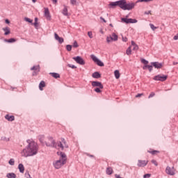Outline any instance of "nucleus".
Wrapping results in <instances>:
<instances>
[{
    "mask_svg": "<svg viewBox=\"0 0 178 178\" xmlns=\"http://www.w3.org/2000/svg\"><path fill=\"white\" fill-rule=\"evenodd\" d=\"M56 148L57 149H62V151H63L65 148H69V145L66 143L65 138H61V141L57 142Z\"/></svg>",
    "mask_w": 178,
    "mask_h": 178,
    "instance_id": "obj_3",
    "label": "nucleus"
},
{
    "mask_svg": "<svg viewBox=\"0 0 178 178\" xmlns=\"http://www.w3.org/2000/svg\"><path fill=\"white\" fill-rule=\"evenodd\" d=\"M44 87H45V82L44 81H42L39 84V89L40 90V91H42V88H44Z\"/></svg>",
    "mask_w": 178,
    "mask_h": 178,
    "instance_id": "obj_25",
    "label": "nucleus"
},
{
    "mask_svg": "<svg viewBox=\"0 0 178 178\" xmlns=\"http://www.w3.org/2000/svg\"><path fill=\"white\" fill-rule=\"evenodd\" d=\"M152 1H154V0H138L136 1V3H138V2H151Z\"/></svg>",
    "mask_w": 178,
    "mask_h": 178,
    "instance_id": "obj_38",
    "label": "nucleus"
},
{
    "mask_svg": "<svg viewBox=\"0 0 178 178\" xmlns=\"http://www.w3.org/2000/svg\"><path fill=\"white\" fill-rule=\"evenodd\" d=\"M6 42H9V43H12V42H16V39L15 38H10L8 40H5Z\"/></svg>",
    "mask_w": 178,
    "mask_h": 178,
    "instance_id": "obj_31",
    "label": "nucleus"
},
{
    "mask_svg": "<svg viewBox=\"0 0 178 178\" xmlns=\"http://www.w3.org/2000/svg\"><path fill=\"white\" fill-rule=\"evenodd\" d=\"M91 59L93 60V62H95V63H96L98 66H104V63H102V61H101V60L98 59V58H97V56H95V55L92 54L90 56Z\"/></svg>",
    "mask_w": 178,
    "mask_h": 178,
    "instance_id": "obj_6",
    "label": "nucleus"
},
{
    "mask_svg": "<svg viewBox=\"0 0 178 178\" xmlns=\"http://www.w3.org/2000/svg\"><path fill=\"white\" fill-rule=\"evenodd\" d=\"M167 79L168 76L162 74H159L154 77V80H156V81H165Z\"/></svg>",
    "mask_w": 178,
    "mask_h": 178,
    "instance_id": "obj_9",
    "label": "nucleus"
},
{
    "mask_svg": "<svg viewBox=\"0 0 178 178\" xmlns=\"http://www.w3.org/2000/svg\"><path fill=\"white\" fill-rule=\"evenodd\" d=\"M148 152H149V154H152V155H155V154H156V153H158L159 152H158L156 150H154V151H152V152L148 151Z\"/></svg>",
    "mask_w": 178,
    "mask_h": 178,
    "instance_id": "obj_44",
    "label": "nucleus"
},
{
    "mask_svg": "<svg viewBox=\"0 0 178 178\" xmlns=\"http://www.w3.org/2000/svg\"><path fill=\"white\" fill-rule=\"evenodd\" d=\"M92 87H97L99 88H104V85H102V83L99 81H92Z\"/></svg>",
    "mask_w": 178,
    "mask_h": 178,
    "instance_id": "obj_15",
    "label": "nucleus"
},
{
    "mask_svg": "<svg viewBox=\"0 0 178 178\" xmlns=\"http://www.w3.org/2000/svg\"><path fill=\"white\" fill-rule=\"evenodd\" d=\"M149 66H150L149 65L146 64V65H144L143 67V70H147V69H148V67H149Z\"/></svg>",
    "mask_w": 178,
    "mask_h": 178,
    "instance_id": "obj_48",
    "label": "nucleus"
},
{
    "mask_svg": "<svg viewBox=\"0 0 178 178\" xmlns=\"http://www.w3.org/2000/svg\"><path fill=\"white\" fill-rule=\"evenodd\" d=\"M24 20H25V22H28V23H33V20L31 19L30 18L25 17Z\"/></svg>",
    "mask_w": 178,
    "mask_h": 178,
    "instance_id": "obj_40",
    "label": "nucleus"
},
{
    "mask_svg": "<svg viewBox=\"0 0 178 178\" xmlns=\"http://www.w3.org/2000/svg\"><path fill=\"white\" fill-rule=\"evenodd\" d=\"M60 159L57 160L56 161H54L53 165L55 168V169H60L63 165L66 163L67 158H66V154L63 152L60 153Z\"/></svg>",
    "mask_w": 178,
    "mask_h": 178,
    "instance_id": "obj_2",
    "label": "nucleus"
},
{
    "mask_svg": "<svg viewBox=\"0 0 178 178\" xmlns=\"http://www.w3.org/2000/svg\"><path fill=\"white\" fill-rule=\"evenodd\" d=\"M151 65L153 67H155V69H162L163 66V64L159 62H152Z\"/></svg>",
    "mask_w": 178,
    "mask_h": 178,
    "instance_id": "obj_11",
    "label": "nucleus"
},
{
    "mask_svg": "<svg viewBox=\"0 0 178 178\" xmlns=\"http://www.w3.org/2000/svg\"><path fill=\"white\" fill-rule=\"evenodd\" d=\"M173 65H177V63L174 62V63H173Z\"/></svg>",
    "mask_w": 178,
    "mask_h": 178,
    "instance_id": "obj_62",
    "label": "nucleus"
},
{
    "mask_svg": "<svg viewBox=\"0 0 178 178\" xmlns=\"http://www.w3.org/2000/svg\"><path fill=\"white\" fill-rule=\"evenodd\" d=\"M133 51H138V45L136 44L135 46H133Z\"/></svg>",
    "mask_w": 178,
    "mask_h": 178,
    "instance_id": "obj_46",
    "label": "nucleus"
},
{
    "mask_svg": "<svg viewBox=\"0 0 178 178\" xmlns=\"http://www.w3.org/2000/svg\"><path fill=\"white\" fill-rule=\"evenodd\" d=\"M8 163L10 165H11L12 166H13V165H15V159H10Z\"/></svg>",
    "mask_w": 178,
    "mask_h": 178,
    "instance_id": "obj_35",
    "label": "nucleus"
},
{
    "mask_svg": "<svg viewBox=\"0 0 178 178\" xmlns=\"http://www.w3.org/2000/svg\"><path fill=\"white\" fill-rule=\"evenodd\" d=\"M103 89L104 88H99H99H95L94 89V91H95V92L100 93V92H102V90H103Z\"/></svg>",
    "mask_w": 178,
    "mask_h": 178,
    "instance_id": "obj_32",
    "label": "nucleus"
},
{
    "mask_svg": "<svg viewBox=\"0 0 178 178\" xmlns=\"http://www.w3.org/2000/svg\"><path fill=\"white\" fill-rule=\"evenodd\" d=\"M54 37H55V39L58 41V42L60 44H62L64 41L63 38H60L59 37V35H58V33H54Z\"/></svg>",
    "mask_w": 178,
    "mask_h": 178,
    "instance_id": "obj_17",
    "label": "nucleus"
},
{
    "mask_svg": "<svg viewBox=\"0 0 178 178\" xmlns=\"http://www.w3.org/2000/svg\"><path fill=\"white\" fill-rule=\"evenodd\" d=\"M149 26H150V28L152 29V30H153V31L156 30V27L154 24H150Z\"/></svg>",
    "mask_w": 178,
    "mask_h": 178,
    "instance_id": "obj_45",
    "label": "nucleus"
},
{
    "mask_svg": "<svg viewBox=\"0 0 178 178\" xmlns=\"http://www.w3.org/2000/svg\"><path fill=\"white\" fill-rule=\"evenodd\" d=\"M106 41H107V42L109 44V42H112V41H113V39H112V36H108L107 38H106Z\"/></svg>",
    "mask_w": 178,
    "mask_h": 178,
    "instance_id": "obj_33",
    "label": "nucleus"
},
{
    "mask_svg": "<svg viewBox=\"0 0 178 178\" xmlns=\"http://www.w3.org/2000/svg\"><path fill=\"white\" fill-rule=\"evenodd\" d=\"M66 49H67V51H72V45L67 44V45L66 46Z\"/></svg>",
    "mask_w": 178,
    "mask_h": 178,
    "instance_id": "obj_39",
    "label": "nucleus"
},
{
    "mask_svg": "<svg viewBox=\"0 0 178 178\" xmlns=\"http://www.w3.org/2000/svg\"><path fill=\"white\" fill-rule=\"evenodd\" d=\"M18 169L20 173H24V165H23V164L22 163L19 164Z\"/></svg>",
    "mask_w": 178,
    "mask_h": 178,
    "instance_id": "obj_22",
    "label": "nucleus"
},
{
    "mask_svg": "<svg viewBox=\"0 0 178 178\" xmlns=\"http://www.w3.org/2000/svg\"><path fill=\"white\" fill-rule=\"evenodd\" d=\"M3 31H4V35H9V34H10V29H9V27H5L3 28Z\"/></svg>",
    "mask_w": 178,
    "mask_h": 178,
    "instance_id": "obj_19",
    "label": "nucleus"
},
{
    "mask_svg": "<svg viewBox=\"0 0 178 178\" xmlns=\"http://www.w3.org/2000/svg\"><path fill=\"white\" fill-rule=\"evenodd\" d=\"M114 76L115 79H120V72H119V70H116L114 72Z\"/></svg>",
    "mask_w": 178,
    "mask_h": 178,
    "instance_id": "obj_26",
    "label": "nucleus"
},
{
    "mask_svg": "<svg viewBox=\"0 0 178 178\" xmlns=\"http://www.w3.org/2000/svg\"><path fill=\"white\" fill-rule=\"evenodd\" d=\"M5 118L8 120V122H13V120H15V116L13 115H6L5 116Z\"/></svg>",
    "mask_w": 178,
    "mask_h": 178,
    "instance_id": "obj_20",
    "label": "nucleus"
},
{
    "mask_svg": "<svg viewBox=\"0 0 178 178\" xmlns=\"http://www.w3.org/2000/svg\"><path fill=\"white\" fill-rule=\"evenodd\" d=\"M165 172L170 176H175V175H176V170L175 169V167L170 168L169 166H167L165 169Z\"/></svg>",
    "mask_w": 178,
    "mask_h": 178,
    "instance_id": "obj_7",
    "label": "nucleus"
},
{
    "mask_svg": "<svg viewBox=\"0 0 178 178\" xmlns=\"http://www.w3.org/2000/svg\"><path fill=\"white\" fill-rule=\"evenodd\" d=\"M126 0L118 1V6L122 9V10H126Z\"/></svg>",
    "mask_w": 178,
    "mask_h": 178,
    "instance_id": "obj_12",
    "label": "nucleus"
},
{
    "mask_svg": "<svg viewBox=\"0 0 178 178\" xmlns=\"http://www.w3.org/2000/svg\"><path fill=\"white\" fill-rule=\"evenodd\" d=\"M106 175H108L109 176L113 174V169L112 168V167H108L106 170Z\"/></svg>",
    "mask_w": 178,
    "mask_h": 178,
    "instance_id": "obj_18",
    "label": "nucleus"
},
{
    "mask_svg": "<svg viewBox=\"0 0 178 178\" xmlns=\"http://www.w3.org/2000/svg\"><path fill=\"white\" fill-rule=\"evenodd\" d=\"M126 54H127V55H128V56L131 55V46H129V47L127 48V51H126Z\"/></svg>",
    "mask_w": 178,
    "mask_h": 178,
    "instance_id": "obj_29",
    "label": "nucleus"
},
{
    "mask_svg": "<svg viewBox=\"0 0 178 178\" xmlns=\"http://www.w3.org/2000/svg\"><path fill=\"white\" fill-rule=\"evenodd\" d=\"M122 40L124 42H127V38L126 37L122 36Z\"/></svg>",
    "mask_w": 178,
    "mask_h": 178,
    "instance_id": "obj_51",
    "label": "nucleus"
},
{
    "mask_svg": "<svg viewBox=\"0 0 178 178\" xmlns=\"http://www.w3.org/2000/svg\"><path fill=\"white\" fill-rule=\"evenodd\" d=\"M173 39L175 40H178V33L176 35L174 36Z\"/></svg>",
    "mask_w": 178,
    "mask_h": 178,
    "instance_id": "obj_58",
    "label": "nucleus"
},
{
    "mask_svg": "<svg viewBox=\"0 0 178 178\" xmlns=\"http://www.w3.org/2000/svg\"><path fill=\"white\" fill-rule=\"evenodd\" d=\"M152 97H155V92H152L149 95L148 98H152Z\"/></svg>",
    "mask_w": 178,
    "mask_h": 178,
    "instance_id": "obj_47",
    "label": "nucleus"
},
{
    "mask_svg": "<svg viewBox=\"0 0 178 178\" xmlns=\"http://www.w3.org/2000/svg\"><path fill=\"white\" fill-rule=\"evenodd\" d=\"M111 38L113 41H118V35H116L115 33L112 34Z\"/></svg>",
    "mask_w": 178,
    "mask_h": 178,
    "instance_id": "obj_30",
    "label": "nucleus"
},
{
    "mask_svg": "<svg viewBox=\"0 0 178 178\" xmlns=\"http://www.w3.org/2000/svg\"><path fill=\"white\" fill-rule=\"evenodd\" d=\"M74 48H78L79 47V44L77 43V41H74L73 44Z\"/></svg>",
    "mask_w": 178,
    "mask_h": 178,
    "instance_id": "obj_41",
    "label": "nucleus"
},
{
    "mask_svg": "<svg viewBox=\"0 0 178 178\" xmlns=\"http://www.w3.org/2000/svg\"><path fill=\"white\" fill-rule=\"evenodd\" d=\"M33 25L35 26V27H38V18H37V17L35 18V22L33 23Z\"/></svg>",
    "mask_w": 178,
    "mask_h": 178,
    "instance_id": "obj_34",
    "label": "nucleus"
},
{
    "mask_svg": "<svg viewBox=\"0 0 178 178\" xmlns=\"http://www.w3.org/2000/svg\"><path fill=\"white\" fill-rule=\"evenodd\" d=\"M141 62H142V63H143V65H148V60H145V59H144V58L141 59Z\"/></svg>",
    "mask_w": 178,
    "mask_h": 178,
    "instance_id": "obj_36",
    "label": "nucleus"
},
{
    "mask_svg": "<svg viewBox=\"0 0 178 178\" xmlns=\"http://www.w3.org/2000/svg\"><path fill=\"white\" fill-rule=\"evenodd\" d=\"M151 177V174H145L143 175V178H149Z\"/></svg>",
    "mask_w": 178,
    "mask_h": 178,
    "instance_id": "obj_49",
    "label": "nucleus"
},
{
    "mask_svg": "<svg viewBox=\"0 0 178 178\" xmlns=\"http://www.w3.org/2000/svg\"><path fill=\"white\" fill-rule=\"evenodd\" d=\"M32 2H33V3H35L36 0H32Z\"/></svg>",
    "mask_w": 178,
    "mask_h": 178,
    "instance_id": "obj_61",
    "label": "nucleus"
},
{
    "mask_svg": "<svg viewBox=\"0 0 178 178\" xmlns=\"http://www.w3.org/2000/svg\"><path fill=\"white\" fill-rule=\"evenodd\" d=\"M6 23L7 24H9V23H10V21H9V19H6Z\"/></svg>",
    "mask_w": 178,
    "mask_h": 178,
    "instance_id": "obj_60",
    "label": "nucleus"
},
{
    "mask_svg": "<svg viewBox=\"0 0 178 178\" xmlns=\"http://www.w3.org/2000/svg\"><path fill=\"white\" fill-rule=\"evenodd\" d=\"M131 45H132V47H134L135 45H137L136 44V42H134V41H131Z\"/></svg>",
    "mask_w": 178,
    "mask_h": 178,
    "instance_id": "obj_57",
    "label": "nucleus"
},
{
    "mask_svg": "<svg viewBox=\"0 0 178 178\" xmlns=\"http://www.w3.org/2000/svg\"><path fill=\"white\" fill-rule=\"evenodd\" d=\"M100 19H101V20H103V22H104V23H106V20H105V19H104V17H100Z\"/></svg>",
    "mask_w": 178,
    "mask_h": 178,
    "instance_id": "obj_59",
    "label": "nucleus"
},
{
    "mask_svg": "<svg viewBox=\"0 0 178 178\" xmlns=\"http://www.w3.org/2000/svg\"><path fill=\"white\" fill-rule=\"evenodd\" d=\"M26 147L21 152L22 156L28 158V156H34L38 154V144L35 143L33 139H29L26 140Z\"/></svg>",
    "mask_w": 178,
    "mask_h": 178,
    "instance_id": "obj_1",
    "label": "nucleus"
},
{
    "mask_svg": "<svg viewBox=\"0 0 178 178\" xmlns=\"http://www.w3.org/2000/svg\"><path fill=\"white\" fill-rule=\"evenodd\" d=\"M136 5H137V2H129V3H126L125 4V10H131L132 9H134L136 7Z\"/></svg>",
    "mask_w": 178,
    "mask_h": 178,
    "instance_id": "obj_8",
    "label": "nucleus"
},
{
    "mask_svg": "<svg viewBox=\"0 0 178 178\" xmlns=\"http://www.w3.org/2000/svg\"><path fill=\"white\" fill-rule=\"evenodd\" d=\"M143 93H139V94H138V95L136 96V98H140V97H143Z\"/></svg>",
    "mask_w": 178,
    "mask_h": 178,
    "instance_id": "obj_54",
    "label": "nucleus"
},
{
    "mask_svg": "<svg viewBox=\"0 0 178 178\" xmlns=\"http://www.w3.org/2000/svg\"><path fill=\"white\" fill-rule=\"evenodd\" d=\"M70 3L72 5H76L77 3V0H70Z\"/></svg>",
    "mask_w": 178,
    "mask_h": 178,
    "instance_id": "obj_43",
    "label": "nucleus"
},
{
    "mask_svg": "<svg viewBox=\"0 0 178 178\" xmlns=\"http://www.w3.org/2000/svg\"><path fill=\"white\" fill-rule=\"evenodd\" d=\"M44 17L47 20H51V14L49 13V9H48V8H44Z\"/></svg>",
    "mask_w": 178,
    "mask_h": 178,
    "instance_id": "obj_16",
    "label": "nucleus"
},
{
    "mask_svg": "<svg viewBox=\"0 0 178 178\" xmlns=\"http://www.w3.org/2000/svg\"><path fill=\"white\" fill-rule=\"evenodd\" d=\"M7 178H16V174L13 172H10L6 175Z\"/></svg>",
    "mask_w": 178,
    "mask_h": 178,
    "instance_id": "obj_24",
    "label": "nucleus"
},
{
    "mask_svg": "<svg viewBox=\"0 0 178 178\" xmlns=\"http://www.w3.org/2000/svg\"><path fill=\"white\" fill-rule=\"evenodd\" d=\"M127 17H129V15H127L126 17H125V19H127Z\"/></svg>",
    "mask_w": 178,
    "mask_h": 178,
    "instance_id": "obj_63",
    "label": "nucleus"
},
{
    "mask_svg": "<svg viewBox=\"0 0 178 178\" xmlns=\"http://www.w3.org/2000/svg\"><path fill=\"white\" fill-rule=\"evenodd\" d=\"M145 15H151V10L145 12Z\"/></svg>",
    "mask_w": 178,
    "mask_h": 178,
    "instance_id": "obj_55",
    "label": "nucleus"
},
{
    "mask_svg": "<svg viewBox=\"0 0 178 178\" xmlns=\"http://www.w3.org/2000/svg\"><path fill=\"white\" fill-rule=\"evenodd\" d=\"M92 76L93 77V79H99L101 78V74H99V72H96L92 74Z\"/></svg>",
    "mask_w": 178,
    "mask_h": 178,
    "instance_id": "obj_21",
    "label": "nucleus"
},
{
    "mask_svg": "<svg viewBox=\"0 0 178 178\" xmlns=\"http://www.w3.org/2000/svg\"><path fill=\"white\" fill-rule=\"evenodd\" d=\"M31 70H33V76H37L38 72H40V65H35L31 68Z\"/></svg>",
    "mask_w": 178,
    "mask_h": 178,
    "instance_id": "obj_13",
    "label": "nucleus"
},
{
    "mask_svg": "<svg viewBox=\"0 0 178 178\" xmlns=\"http://www.w3.org/2000/svg\"><path fill=\"white\" fill-rule=\"evenodd\" d=\"M47 147H51L53 148H56V144L57 143L55 142V140H54V138L49 137L48 138V141L45 143Z\"/></svg>",
    "mask_w": 178,
    "mask_h": 178,
    "instance_id": "obj_4",
    "label": "nucleus"
},
{
    "mask_svg": "<svg viewBox=\"0 0 178 178\" xmlns=\"http://www.w3.org/2000/svg\"><path fill=\"white\" fill-rule=\"evenodd\" d=\"M152 65H151L149 67H148V70H149V72H152V69H153V67H152Z\"/></svg>",
    "mask_w": 178,
    "mask_h": 178,
    "instance_id": "obj_53",
    "label": "nucleus"
},
{
    "mask_svg": "<svg viewBox=\"0 0 178 178\" xmlns=\"http://www.w3.org/2000/svg\"><path fill=\"white\" fill-rule=\"evenodd\" d=\"M119 6V1L111 2L109 3V6Z\"/></svg>",
    "mask_w": 178,
    "mask_h": 178,
    "instance_id": "obj_28",
    "label": "nucleus"
},
{
    "mask_svg": "<svg viewBox=\"0 0 178 178\" xmlns=\"http://www.w3.org/2000/svg\"><path fill=\"white\" fill-rule=\"evenodd\" d=\"M88 35L89 37V38H92V31H88Z\"/></svg>",
    "mask_w": 178,
    "mask_h": 178,
    "instance_id": "obj_42",
    "label": "nucleus"
},
{
    "mask_svg": "<svg viewBox=\"0 0 178 178\" xmlns=\"http://www.w3.org/2000/svg\"><path fill=\"white\" fill-rule=\"evenodd\" d=\"M51 1L54 5H56V3H58V0H51Z\"/></svg>",
    "mask_w": 178,
    "mask_h": 178,
    "instance_id": "obj_56",
    "label": "nucleus"
},
{
    "mask_svg": "<svg viewBox=\"0 0 178 178\" xmlns=\"http://www.w3.org/2000/svg\"><path fill=\"white\" fill-rule=\"evenodd\" d=\"M90 156L91 158H92V156H92V155H90Z\"/></svg>",
    "mask_w": 178,
    "mask_h": 178,
    "instance_id": "obj_64",
    "label": "nucleus"
},
{
    "mask_svg": "<svg viewBox=\"0 0 178 178\" xmlns=\"http://www.w3.org/2000/svg\"><path fill=\"white\" fill-rule=\"evenodd\" d=\"M147 164H148V161L138 160V166L139 168H144V166H147Z\"/></svg>",
    "mask_w": 178,
    "mask_h": 178,
    "instance_id": "obj_14",
    "label": "nucleus"
},
{
    "mask_svg": "<svg viewBox=\"0 0 178 178\" xmlns=\"http://www.w3.org/2000/svg\"><path fill=\"white\" fill-rule=\"evenodd\" d=\"M67 66L68 67H71V69H77V67L74 65L68 64Z\"/></svg>",
    "mask_w": 178,
    "mask_h": 178,
    "instance_id": "obj_37",
    "label": "nucleus"
},
{
    "mask_svg": "<svg viewBox=\"0 0 178 178\" xmlns=\"http://www.w3.org/2000/svg\"><path fill=\"white\" fill-rule=\"evenodd\" d=\"M25 176L26 178H31V176L30 175V173H29V172H26Z\"/></svg>",
    "mask_w": 178,
    "mask_h": 178,
    "instance_id": "obj_50",
    "label": "nucleus"
},
{
    "mask_svg": "<svg viewBox=\"0 0 178 178\" xmlns=\"http://www.w3.org/2000/svg\"><path fill=\"white\" fill-rule=\"evenodd\" d=\"M152 163H154V165H155V166H158V163L155 160H152Z\"/></svg>",
    "mask_w": 178,
    "mask_h": 178,
    "instance_id": "obj_52",
    "label": "nucleus"
},
{
    "mask_svg": "<svg viewBox=\"0 0 178 178\" xmlns=\"http://www.w3.org/2000/svg\"><path fill=\"white\" fill-rule=\"evenodd\" d=\"M63 15H64V16H67L68 15L67 7L66 6H64V8L63 10Z\"/></svg>",
    "mask_w": 178,
    "mask_h": 178,
    "instance_id": "obj_27",
    "label": "nucleus"
},
{
    "mask_svg": "<svg viewBox=\"0 0 178 178\" xmlns=\"http://www.w3.org/2000/svg\"><path fill=\"white\" fill-rule=\"evenodd\" d=\"M49 74L52 76V77H54V79H59L60 77V75L56 72H50Z\"/></svg>",
    "mask_w": 178,
    "mask_h": 178,
    "instance_id": "obj_23",
    "label": "nucleus"
},
{
    "mask_svg": "<svg viewBox=\"0 0 178 178\" xmlns=\"http://www.w3.org/2000/svg\"><path fill=\"white\" fill-rule=\"evenodd\" d=\"M122 23H125L126 24L137 23V19L131 18H121Z\"/></svg>",
    "mask_w": 178,
    "mask_h": 178,
    "instance_id": "obj_5",
    "label": "nucleus"
},
{
    "mask_svg": "<svg viewBox=\"0 0 178 178\" xmlns=\"http://www.w3.org/2000/svg\"><path fill=\"white\" fill-rule=\"evenodd\" d=\"M72 59L74 60H75V62H76L78 63V65H86V62L84 61V60L83 59V58L80 57V56H76V57H73Z\"/></svg>",
    "mask_w": 178,
    "mask_h": 178,
    "instance_id": "obj_10",
    "label": "nucleus"
}]
</instances>
